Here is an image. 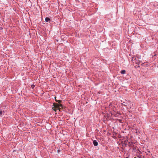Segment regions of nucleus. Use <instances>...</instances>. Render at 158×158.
Wrapping results in <instances>:
<instances>
[{
	"instance_id": "nucleus-1",
	"label": "nucleus",
	"mask_w": 158,
	"mask_h": 158,
	"mask_svg": "<svg viewBox=\"0 0 158 158\" xmlns=\"http://www.w3.org/2000/svg\"><path fill=\"white\" fill-rule=\"evenodd\" d=\"M139 59L140 57H139V56L137 57V58L132 57V61H133L134 60H135V63L138 65L140 63L141 61L139 60Z\"/></svg>"
},
{
	"instance_id": "nucleus-2",
	"label": "nucleus",
	"mask_w": 158,
	"mask_h": 158,
	"mask_svg": "<svg viewBox=\"0 0 158 158\" xmlns=\"http://www.w3.org/2000/svg\"><path fill=\"white\" fill-rule=\"evenodd\" d=\"M55 107L56 108H58V109L60 111L59 109L60 108V107H61L62 108V106L60 104L56 103L55 105Z\"/></svg>"
},
{
	"instance_id": "nucleus-3",
	"label": "nucleus",
	"mask_w": 158,
	"mask_h": 158,
	"mask_svg": "<svg viewBox=\"0 0 158 158\" xmlns=\"http://www.w3.org/2000/svg\"><path fill=\"white\" fill-rule=\"evenodd\" d=\"M93 143L94 145L95 146H96L98 145V143L96 140H94L93 141Z\"/></svg>"
},
{
	"instance_id": "nucleus-4",
	"label": "nucleus",
	"mask_w": 158,
	"mask_h": 158,
	"mask_svg": "<svg viewBox=\"0 0 158 158\" xmlns=\"http://www.w3.org/2000/svg\"><path fill=\"white\" fill-rule=\"evenodd\" d=\"M122 104L123 106H127V102H123V103H122Z\"/></svg>"
},
{
	"instance_id": "nucleus-5",
	"label": "nucleus",
	"mask_w": 158,
	"mask_h": 158,
	"mask_svg": "<svg viewBox=\"0 0 158 158\" xmlns=\"http://www.w3.org/2000/svg\"><path fill=\"white\" fill-rule=\"evenodd\" d=\"M50 20V19L48 17H46L45 19V21L46 22H48Z\"/></svg>"
},
{
	"instance_id": "nucleus-6",
	"label": "nucleus",
	"mask_w": 158,
	"mask_h": 158,
	"mask_svg": "<svg viewBox=\"0 0 158 158\" xmlns=\"http://www.w3.org/2000/svg\"><path fill=\"white\" fill-rule=\"evenodd\" d=\"M126 73V71L124 70H122L121 71V73L122 74H124Z\"/></svg>"
},
{
	"instance_id": "nucleus-7",
	"label": "nucleus",
	"mask_w": 158,
	"mask_h": 158,
	"mask_svg": "<svg viewBox=\"0 0 158 158\" xmlns=\"http://www.w3.org/2000/svg\"><path fill=\"white\" fill-rule=\"evenodd\" d=\"M3 112V111H2L1 110H0V115L1 116H2V113Z\"/></svg>"
},
{
	"instance_id": "nucleus-8",
	"label": "nucleus",
	"mask_w": 158,
	"mask_h": 158,
	"mask_svg": "<svg viewBox=\"0 0 158 158\" xmlns=\"http://www.w3.org/2000/svg\"><path fill=\"white\" fill-rule=\"evenodd\" d=\"M55 108H54H54H53H53H52V109H53V110H54V111H56H56H57V110H58V108H56V107H55Z\"/></svg>"
},
{
	"instance_id": "nucleus-9",
	"label": "nucleus",
	"mask_w": 158,
	"mask_h": 158,
	"mask_svg": "<svg viewBox=\"0 0 158 158\" xmlns=\"http://www.w3.org/2000/svg\"><path fill=\"white\" fill-rule=\"evenodd\" d=\"M58 103H60L61 102V101L60 100H59L58 101H56Z\"/></svg>"
},
{
	"instance_id": "nucleus-10",
	"label": "nucleus",
	"mask_w": 158,
	"mask_h": 158,
	"mask_svg": "<svg viewBox=\"0 0 158 158\" xmlns=\"http://www.w3.org/2000/svg\"><path fill=\"white\" fill-rule=\"evenodd\" d=\"M34 87V85H31V87Z\"/></svg>"
},
{
	"instance_id": "nucleus-11",
	"label": "nucleus",
	"mask_w": 158,
	"mask_h": 158,
	"mask_svg": "<svg viewBox=\"0 0 158 158\" xmlns=\"http://www.w3.org/2000/svg\"><path fill=\"white\" fill-rule=\"evenodd\" d=\"M139 67V66H138L137 67ZM135 67H136V66H135Z\"/></svg>"
}]
</instances>
